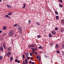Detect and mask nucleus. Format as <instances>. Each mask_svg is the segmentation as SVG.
Segmentation results:
<instances>
[{"label":"nucleus","instance_id":"obj_1","mask_svg":"<svg viewBox=\"0 0 64 64\" xmlns=\"http://www.w3.org/2000/svg\"><path fill=\"white\" fill-rule=\"evenodd\" d=\"M18 28L20 33L21 34L22 32V30L21 27L20 25H18Z\"/></svg>","mask_w":64,"mask_h":64},{"label":"nucleus","instance_id":"obj_2","mask_svg":"<svg viewBox=\"0 0 64 64\" xmlns=\"http://www.w3.org/2000/svg\"><path fill=\"white\" fill-rule=\"evenodd\" d=\"M13 34V31L11 30L9 33V35L10 36H12Z\"/></svg>","mask_w":64,"mask_h":64},{"label":"nucleus","instance_id":"obj_3","mask_svg":"<svg viewBox=\"0 0 64 64\" xmlns=\"http://www.w3.org/2000/svg\"><path fill=\"white\" fill-rule=\"evenodd\" d=\"M11 55V52H8V54H6V56L8 57H10V55Z\"/></svg>","mask_w":64,"mask_h":64},{"label":"nucleus","instance_id":"obj_4","mask_svg":"<svg viewBox=\"0 0 64 64\" xmlns=\"http://www.w3.org/2000/svg\"><path fill=\"white\" fill-rule=\"evenodd\" d=\"M0 51H2V52H3V48L2 46H1L0 47Z\"/></svg>","mask_w":64,"mask_h":64},{"label":"nucleus","instance_id":"obj_5","mask_svg":"<svg viewBox=\"0 0 64 64\" xmlns=\"http://www.w3.org/2000/svg\"><path fill=\"white\" fill-rule=\"evenodd\" d=\"M3 46L4 48L6 49V45L4 43L3 44Z\"/></svg>","mask_w":64,"mask_h":64},{"label":"nucleus","instance_id":"obj_6","mask_svg":"<svg viewBox=\"0 0 64 64\" xmlns=\"http://www.w3.org/2000/svg\"><path fill=\"white\" fill-rule=\"evenodd\" d=\"M3 28L4 30H6V26H4L3 27Z\"/></svg>","mask_w":64,"mask_h":64},{"label":"nucleus","instance_id":"obj_7","mask_svg":"<svg viewBox=\"0 0 64 64\" xmlns=\"http://www.w3.org/2000/svg\"><path fill=\"white\" fill-rule=\"evenodd\" d=\"M26 57H28L29 56V53L28 52H26Z\"/></svg>","mask_w":64,"mask_h":64},{"label":"nucleus","instance_id":"obj_8","mask_svg":"<svg viewBox=\"0 0 64 64\" xmlns=\"http://www.w3.org/2000/svg\"><path fill=\"white\" fill-rule=\"evenodd\" d=\"M12 12H10L8 14V15H12Z\"/></svg>","mask_w":64,"mask_h":64},{"label":"nucleus","instance_id":"obj_9","mask_svg":"<svg viewBox=\"0 0 64 64\" xmlns=\"http://www.w3.org/2000/svg\"><path fill=\"white\" fill-rule=\"evenodd\" d=\"M52 34H53V35H54V34H55V32L54 31H52Z\"/></svg>","mask_w":64,"mask_h":64},{"label":"nucleus","instance_id":"obj_10","mask_svg":"<svg viewBox=\"0 0 64 64\" xmlns=\"http://www.w3.org/2000/svg\"><path fill=\"white\" fill-rule=\"evenodd\" d=\"M3 59V56H0V60H1Z\"/></svg>","mask_w":64,"mask_h":64},{"label":"nucleus","instance_id":"obj_11","mask_svg":"<svg viewBox=\"0 0 64 64\" xmlns=\"http://www.w3.org/2000/svg\"><path fill=\"white\" fill-rule=\"evenodd\" d=\"M2 35L3 36H5L6 35H7V34L6 33H3L2 34Z\"/></svg>","mask_w":64,"mask_h":64},{"label":"nucleus","instance_id":"obj_12","mask_svg":"<svg viewBox=\"0 0 64 64\" xmlns=\"http://www.w3.org/2000/svg\"><path fill=\"white\" fill-rule=\"evenodd\" d=\"M49 37H52V34H49Z\"/></svg>","mask_w":64,"mask_h":64},{"label":"nucleus","instance_id":"obj_13","mask_svg":"<svg viewBox=\"0 0 64 64\" xmlns=\"http://www.w3.org/2000/svg\"><path fill=\"white\" fill-rule=\"evenodd\" d=\"M59 6L60 7H61V8H62V7H63V5H62L60 4L59 5Z\"/></svg>","mask_w":64,"mask_h":64},{"label":"nucleus","instance_id":"obj_14","mask_svg":"<svg viewBox=\"0 0 64 64\" xmlns=\"http://www.w3.org/2000/svg\"><path fill=\"white\" fill-rule=\"evenodd\" d=\"M58 44H57L56 45V46H55V47H56V48H58Z\"/></svg>","mask_w":64,"mask_h":64},{"label":"nucleus","instance_id":"obj_15","mask_svg":"<svg viewBox=\"0 0 64 64\" xmlns=\"http://www.w3.org/2000/svg\"><path fill=\"white\" fill-rule=\"evenodd\" d=\"M62 23H64V20L62 19Z\"/></svg>","mask_w":64,"mask_h":64},{"label":"nucleus","instance_id":"obj_16","mask_svg":"<svg viewBox=\"0 0 64 64\" xmlns=\"http://www.w3.org/2000/svg\"><path fill=\"white\" fill-rule=\"evenodd\" d=\"M7 6L9 8H11V6L10 5H7Z\"/></svg>","mask_w":64,"mask_h":64},{"label":"nucleus","instance_id":"obj_17","mask_svg":"<svg viewBox=\"0 0 64 64\" xmlns=\"http://www.w3.org/2000/svg\"><path fill=\"white\" fill-rule=\"evenodd\" d=\"M36 24L38 25H40V23H39L38 22H37L36 23Z\"/></svg>","mask_w":64,"mask_h":64},{"label":"nucleus","instance_id":"obj_18","mask_svg":"<svg viewBox=\"0 0 64 64\" xmlns=\"http://www.w3.org/2000/svg\"><path fill=\"white\" fill-rule=\"evenodd\" d=\"M55 30H58V28L57 27H56L55 28Z\"/></svg>","mask_w":64,"mask_h":64},{"label":"nucleus","instance_id":"obj_19","mask_svg":"<svg viewBox=\"0 0 64 64\" xmlns=\"http://www.w3.org/2000/svg\"><path fill=\"white\" fill-rule=\"evenodd\" d=\"M13 58H10V61H12V60H13Z\"/></svg>","mask_w":64,"mask_h":64},{"label":"nucleus","instance_id":"obj_20","mask_svg":"<svg viewBox=\"0 0 64 64\" xmlns=\"http://www.w3.org/2000/svg\"><path fill=\"white\" fill-rule=\"evenodd\" d=\"M55 13L56 14V15H58V13L57 12H55Z\"/></svg>","mask_w":64,"mask_h":64},{"label":"nucleus","instance_id":"obj_21","mask_svg":"<svg viewBox=\"0 0 64 64\" xmlns=\"http://www.w3.org/2000/svg\"><path fill=\"white\" fill-rule=\"evenodd\" d=\"M56 19H58V18H59V16H56Z\"/></svg>","mask_w":64,"mask_h":64},{"label":"nucleus","instance_id":"obj_22","mask_svg":"<svg viewBox=\"0 0 64 64\" xmlns=\"http://www.w3.org/2000/svg\"><path fill=\"white\" fill-rule=\"evenodd\" d=\"M25 55L24 54H23L22 56V58H25Z\"/></svg>","mask_w":64,"mask_h":64},{"label":"nucleus","instance_id":"obj_23","mask_svg":"<svg viewBox=\"0 0 64 64\" xmlns=\"http://www.w3.org/2000/svg\"><path fill=\"white\" fill-rule=\"evenodd\" d=\"M28 46L29 47H31V48H32V45L30 44L28 45Z\"/></svg>","mask_w":64,"mask_h":64},{"label":"nucleus","instance_id":"obj_24","mask_svg":"<svg viewBox=\"0 0 64 64\" xmlns=\"http://www.w3.org/2000/svg\"><path fill=\"white\" fill-rule=\"evenodd\" d=\"M17 26V24H14L13 25V26H14V27H16V26Z\"/></svg>","mask_w":64,"mask_h":64},{"label":"nucleus","instance_id":"obj_25","mask_svg":"<svg viewBox=\"0 0 64 64\" xmlns=\"http://www.w3.org/2000/svg\"><path fill=\"white\" fill-rule=\"evenodd\" d=\"M15 62H18V60H17V59H16L15 60Z\"/></svg>","mask_w":64,"mask_h":64},{"label":"nucleus","instance_id":"obj_26","mask_svg":"<svg viewBox=\"0 0 64 64\" xmlns=\"http://www.w3.org/2000/svg\"><path fill=\"white\" fill-rule=\"evenodd\" d=\"M62 55H63V56H64V51H62Z\"/></svg>","mask_w":64,"mask_h":64},{"label":"nucleus","instance_id":"obj_27","mask_svg":"<svg viewBox=\"0 0 64 64\" xmlns=\"http://www.w3.org/2000/svg\"><path fill=\"white\" fill-rule=\"evenodd\" d=\"M40 58H41V57H40V58H38V60H39V61H40V60H41Z\"/></svg>","mask_w":64,"mask_h":64},{"label":"nucleus","instance_id":"obj_28","mask_svg":"<svg viewBox=\"0 0 64 64\" xmlns=\"http://www.w3.org/2000/svg\"><path fill=\"white\" fill-rule=\"evenodd\" d=\"M56 52L58 53V54H59L60 53V51H58V50H57L56 51Z\"/></svg>","mask_w":64,"mask_h":64},{"label":"nucleus","instance_id":"obj_29","mask_svg":"<svg viewBox=\"0 0 64 64\" xmlns=\"http://www.w3.org/2000/svg\"><path fill=\"white\" fill-rule=\"evenodd\" d=\"M9 16L8 15H6L5 16V17H6V18H7Z\"/></svg>","mask_w":64,"mask_h":64},{"label":"nucleus","instance_id":"obj_30","mask_svg":"<svg viewBox=\"0 0 64 64\" xmlns=\"http://www.w3.org/2000/svg\"><path fill=\"white\" fill-rule=\"evenodd\" d=\"M30 23H31V20H29V21H28V23L29 24H30Z\"/></svg>","mask_w":64,"mask_h":64},{"label":"nucleus","instance_id":"obj_31","mask_svg":"<svg viewBox=\"0 0 64 64\" xmlns=\"http://www.w3.org/2000/svg\"><path fill=\"white\" fill-rule=\"evenodd\" d=\"M25 62H28L27 61V59H26L25 60Z\"/></svg>","mask_w":64,"mask_h":64},{"label":"nucleus","instance_id":"obj_32","mask_svg":"<svg viewBox=\"0 0 64 64\" xmlns=\"http://www.w3.org/2000/svg\"><path fill=\"white\" fill-rule=\"evenodd\" d=\"M29 64H30V63H32V62H31V61H30L29 62Z\"/></svg>","mask_w":64,"mask_h":64},{"label":"nucleus","instance_id":"obj_33","mask_svg":"<svg viewBox=\"0 0 64 64\" xmlns=\"http://www.w3.org/2000/svg\"><path fill=\"white\" fill-rule=\"evenodd\" d=\"M64 31V30H61V32H63Z\"/></svg>","mask_w":64,"mask_h":64},{"label":"nucleus","instance_id":"obj_34","mask_svg":"<svg viewBox=\"0 0 64 64\" xmlns=\"http://www.w3.org/2000/svg\"><path fill=\"white\" fill-rule=\"evenodd\" d=\"M59 2H62V0H59Z\"/></svg>","mask_w":64,"mask_h":64},{"label":"nucleus","instance_id":"obj_35","mask_svg":"<svg viewBox=\"0 0 64 64\" xmlns=\"http://www.w3.org/2000/svg\"><path fill=\"white\" fill-rule=\"evenodd\" d=\"M30 56H32V53H30Z\"/></svg>","mask_w":64,"mask_h":64},{"label":"nucleus","instance_id":"obj_36","mask_svg":"<svg viewBox=\"0 0 64 64\" xmlns=\"http://www.w3.org/2000/svg\"><path fill=\"white\" fill-rule=\"evenodd\" d=\"M62 46L63 48H64V44H63V45H62Z\"/></svg>","mask_w":64,"mask_h":64},{"label":"nucleus","instance_id":"obj_37","mask_svg":"<svg viewBox=\"0 0 64 64\" xmlns=\"http://www.w3.org/2000/svg\"><path fill=\"white\" fill-rule=\"evenodd\" d=\"M34 44L32 45V47H34Z\"/></svg>","mask_w":64,"mask_h":64},{"label":"nucleus","instance_id":"obj_38","mask_svg":"<svg viewBox=\"0 0 64 64\" xmlns=\"http://www.w3.org/2000/svg\"><path fill=\"white\" fill-rule=\"evenodd\" d=\"M50 44V45H53V43H51Z\"/></svg>","mask_w":64,"mask_h":64},{"label":"nucleus","instance_id":"obj_39","mask_svg":"<svg viewBox=\"0 0 64 64\" xmlns=\"http://www.w3.org/2000/svg\"><path fill=\"white\" fill-rule=\"evenodd\" d=\"M34 50H37V48H34Z\"/></svg>","mask_w":64,"mask_h":64},{"label":"nucleus","instance_id":"obj_40","mask_svg":"<svg viewBox=\"0 0 64 64\" xmlns=\"http://www.w3.org/2000/svg\"><path fill=\"white\" fill-rule=\"evenodd\" d=\"M23 64H25V61H24L23 62Z\"/></svg>","mask_w":64,"mask_h":64},{"label":"nucleus","instance_id":"obj_41","mask_svg":"<svg viewBox=\"0 0 64 64\" xmlns=\"http://www.w3.org/2000/svg\"><path fill=\"white\" fill-rule=\"evenodd\" d=\"M27 58L29 60V59H30V58L29 57H28Z\"/></svg>","mask_w":64,"mask_h":64},{"label":"nucleus","instance_id":"obj_42","mask_svg":"<svg viewBox=\"0 0 64 64\" xmlns=\"http://www.w3.org/2000/svg\"><path fill=\"white\" fill-rule=\"evenodd\" d=\"M24 7H25V6H26V4H24Z\"/></svg>","mask_w":64,"mask_h":64},{"label":"nucleus","instance_id":"obj_43","mask_svg":"<svg viewBox=\"0 0 64 64\" xmlns=\"http://www.w3.org/2000/svg\"><path fill=\"white\" fill-rule=\"evenodd\" d=\"M38 57H39V56H36V58H38Z\"/></svg>","mask_w":64,"mask_h":64},{"label":"nucleus","instance_id":"obj_44","mask_svg":"<svg viewBox=\"0 0 64 64\" xmlns=\"http://www.w3.org/2000/svg\"><path fill=\"white\" fill-rule=\"evenodd\" d=\"M18 63H20V61L19 60H18Z\"/></svg>","mask_w":64,"mask_h":64},{"label":"nucleus","instance_id":"obj_45","mask_svg":"<svg viewBox=\"0 0 64 64\" xmlns=\"http://www.w3.org/2000/svg\"><path fill=\"white\" fill-rule=\"evenodd\" d=\"M40 35H38V38H40Z\"/></svg>","mask_w":64,"mask_h":64},{"label":"nucleus","instance_id":"obj_46","mask_svg":"<svg viewBox=\"0 0 64 64\" xmlns=\"http://www.w3.org/2000/svg\"><path fill=\"white\" fill-rule=\"evenodd\" d=\"M34 48H33V49L32 50V51H34Z\"/></svg>","mask_w":64,"mask_h":64},{"label":"nucleus","instance_id":"obj_47","mask_svg":"<svg viewBox=\"0 0 64 64\" xmlns=\"http://www.w3.org/2000/svg\"><path fill=\"white\" fill-rule=\"evenodd\" d=\"M32 64H34V62H32Z\"/></svg>","mask_w":64,"mask_h":64},{"label":"nucleus","instance_id":"obj_48","mask_svg":"<svg viewBox=\"0 0 64 64\" xmlns=\"http://www.w3.org/2000/svg\"><path fill=\"white\" fill-rule=\"evenodd\" d=\"M28 62H25V64H28Z\"/></svg>","mask_w":64,"mask_h":64},{"label":"nucleus","instance_id":"obj_49","mask_svg":"<svg viewBox=\"0 0 64 64\" xmlns=\"http://www.w3.org/2000/svg\"><path fill=\"white\" fill-rule=\"evenodd\" d=\"M2 30H0V33H2Z\"/></svg>","mask_w":64,"mask_h":64},{"label":"nucleus","instance_id":"obj_50","mask_svg":"<svg viewBox=\"0 0 64 64\" xmlns=\"http://www.w3.org/2000/svg\"><path fill=\"white\" fill-rule=\"evenodd\" d=\"M25 6H24L23 7V9H25Z\"/></svg>","mask_w":64,"mask_h":64},{"label":"nucleus","instance_id":"obj_51","mask_svg":"<svg viewBox=\"0 0 64 64\" xmlns=\"http://www.w3.org/2000/svg\"><path fill=\"white\" fill-rule=\"evenodd\" d=\"M39 49H41V46H40L38 47Z\"/></svg>","mask_w":64,"mask_h":64},{"label":"nucleus","instance_id":"obj_52","mask_svg":"<svg viewBox=\"0 0 64 64\" xmlns=\"http://www.w3.org/2000/svg\"><path fill=\"white\" fill-rule=\"evenodd\" d=\"M33 58H32V57L31 58V59H33Z\"/></svg>","mask_w":64,"mask_h":64},{"label":"nucleus","instance_id":"obj_53","mask_svg":"<svg viewBox=\"0 0 64 64\" xmlns=\"http://www.w3.org/2000/svg\"><path fill=\"white\" fill-rule=\"evenodd\" d=\"M41 48L42 49H43V47H42V46H41Z\"/></svg>","mask_w":64,"mask_h":64},{"label":"nucleus","instance_id":"obj_54","mask_svg":"<svg viewBox=\"0 0 64 64\" xmlns=\"http://www.w3.org/2000/svg\"><path fill=\"white\" fill-rule=\"evenodd\" d=\"M8 50L9 51H10V50L9 49V48H8Z\"/></svg>","mask_w":64,"mask_h":64},{"label":"nucleus","instance_id":"obj_55","mask_svg":"<svg viewBox=\"0 0 64 64\" xmlns=\"http://www.w3.org/2000/svg\"><path fill=\"white\" fill-rule=\"evenodd\" d=\"M31 53H34V52L32 51V52Z\"/></svg>","mask_w":64,"mask_h":64},{"label":"nucleus","instance_id":"obj_56","mask_svg":"<svg viewBox=\"0 0 64 64\" xmlns=\"http://www.w3.org/2000/svg\"><path fill=\"white\" fill-rule=\"evenodd\" d=\"M35 54V55H37V53H36Z\"/></svg>","mask_w":64,"mask_h":64},{"label":"nucleus","instance_id":"obj_57","mask_svg":"<svg viewBox=\"0 0 64 64\" xmlns=\"http://www.w3.org/2000/svg\"><path fill=\"white\" fill-rule=\"evenodd\" d=\"M0 2H2V0H0Z\"/></svg>","mask_w":64,"mask_h":64},{"label":"nucleus","instance_id":"obj_58","mask_svg":"<svg viewBox=\"0 0 64 64\" xmlns=\"http://www.w3.org/2000/svg\"><path fill=\"white\" fill-rule=\"evenodd\" d=\"M40 53H42V52H40Z\"/></svg>","mask_w":64,"mask_h":64},{"label":"nucleus","instance_id":"obj_59","mask_svg":"<svg viewBox=\"0 0 64 64\" xmlns=\"http://www.w3.org/2000/svg\"><path fill=\"white\" fill-rule=\"evenodd\" d=\"M8 18H10V17L9 16H8Z\"/></svg>","mask_w":64,"mask_h":64},{"label":"nucleus","instance_id":"obj_60","mask_svg":"<svg viewBox=\"0 0 64 64\" xmlns=\"http://www.w3.org/2000/svg\"><path fill=\"white\" fill-rule=\"evenodd\" d=\"M34 54V52H33V53H32V54Z\"/></svg>","mask_w":64,"mask_h":64},{"label":"nucleus","instance_id":"obj_61","mask_svg":"<svg viewBox=\"0 0 64 64\" xmlns=\"http://www.w3.org/2000/svg\"><path fill=\"white\" fill-rule=\"evenodd\" d=\"M31 49H33V48H31Z\"/></svg>","mask_w":64,"mask_h":64},{"label":"nucleus","instance_id":"obj_62","mask_svg":"<svg viewBox=\"0 0 64 64\" xmlns=\"http://www.w3.org/2000/svg\"><path fill=\"white\" fill-rule=\"evenodd\" d=\"M14 36V37H16V35H15Z\"/></svg>","mask_w":64,"mask_h":64},{"label":"nucleus","instance_id":"obj_63","mask_svg":"<svg viewBox=\"0 0 64 64\" xmlns=\"http://www.w3.org/2000/svg\"><path fill=\"white\" fill-rule=\"evenodd\" d=\"M37 53V52H36V53Z\"/></svg>","mask_w":64,"mask_h":64},{"label":"nucleus","instance_id":"obj_64","mask_svg":"<svg viewBox=\"0 0 64 64\" xmlns=\"http://www.w3.org/2000/svg\"><path fill=\"white\" fill-rule=\"evenodd\" d=\"M32 60V59H31V60Z\"/></svg>","mask_w":64,"mask_h":64}]
</instances>
